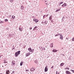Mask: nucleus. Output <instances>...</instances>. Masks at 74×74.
I'll list each match as a JSON object with an SVG mask.
<instances>
[{
  "label": "nucleus",
  "instance_id": "43",
  "mask_svg": "<svg viewBox=\"0 0 74 74\" xmlns=\"http://www.w3.org/2000/svg\"><path fill=\"white\" fill-rule=\"evenodd\" d=\"M29 71V70H26V71Z\"/></svg>",
  "mask_w": 74,
  "mask_h": 74
},
{
  "label": "nucleus",
  "instance_id": "21",
  "mask_svg": "<svg viewBox=\"0 0 74 74\" xmlns=\"http://www.w3.org/2000/svg\"><path fill=\"white\" fill-rule=\"evenodd\" d=\"M9 37H12V34H9Z\"/></svg>",
  "mask_w": 74,
  "mask_h": 74
},
{
  "label": "nucleus",
  "instance_id": "56",
  "mask_svg": "<svg viewBox=\"0 0 74 74\" xmlns=\"http://www.w3.org/2000/svg\"><path fill=\"white\" fill-rule=\"evenodd\" d=\"M45 50V49L44 48V50Z\"/></svg>",
  "mask_w": 74,
  "mask_h": 74
},
{
  "label": "nucleus",
  "instance_id": "15",
  "mask_svg": "<svg viewBox=\"0 0 74 74\" xmlns=\"http://www.w3.org/2000/svg\"><path fill=\"white\" fill-rule=\"evenodd\" d=\"M52 15H51L49 17V19L50 21H51V20H52Z\"/></svg>",
  "mask_w": 74,
  "mask_h": 74
},
{
  "label": "nucleus",
  "instance_id": "31",
  "mask_svg": "<svg viewBox=\"0 0 74 74\" xmlns=\"http://www.w3.org/2000/svg\"><path fill=\"white\" fill-rule=\"evenodd\" d=\"M15 73V72H14V71H12V72L11 73V74H14Z\"/></svg>",
  "mask_w": 74,
  "mask_h": 74
},
{
  "label": "nucleus",
  "instance_id": "34",
  "mask_svg": "<svg viewBox=\"0 0 74 74\" xmlns=\"http://www.w3.org/2000/svg\"><path fill=\"white\" fill-rule=\"evenodd\" d=\"M30 52H33V51L32 50V49H31V50L29 51V53H30Z\"/></svg>",
  "mask_w": 74,
  "mask_h": 74
},
{
  "label": "nucleus",
  "instance_id": "52",
  "mask_svg": "<svg viewBox=\"0 0 74 74\" xmlns=\"http://www.w3.org/2000/svg\"><path fill=\"white\" fill-rule=\"evenodd\" d=\"M1 55H0V58H1Z\"/></svg>",
  "mask_w": 74,
  "mask_h": 74
},
{
  "label": "nucleus",
  "instance_id": "26",
  "mask_svg": "<svg viewBox=\"0 0 74 74\" xmlns=\"http://www.w3.org/2000/svg\"><path fill=\"white\" fill-rule=\"evenodd\" d=\"M56 74H60V73H59V72H58V71H56Z\"/></svg>",
  "mask_w": 74,
  "mask_h": 74
},
{
  "label": "nucleus",
  "instance_id": "24",
  "mask_svg": "<svg viewBox=\"0 0 74 74\" xmlns=\"http://www.w3.org/2000/svg\"><path fill=\"white\" fill-rule=\"evenodd\" d=\"M46 17V15H44L43 16V19H45Z\"/></svg>",
  "mask_w": 74,
  "mask_h": 74
},
{
  "label": "nucleus",
  "instance_id": "2",
  "mask_svg": "<svg viewBox=\"0 0 74 74\" xmlns=\"http://www.w3.org/2000/svg\"><path fill=\"white\" fill-rule=\"evenodd\" d=\"M18 30L20 32H22L23 30V27H22V26L20 25L19 27Z\"/></svg>",
  "mask_w": 74,
  "mask_h": 74
},
{
  "label": "nucleus",
  "instance_id": "11",
  "mask_svg": "<svg viewBox=\"0 0 74 74\" xmlns=\"http://www.w3.org/2000/svg\"><path fill=\"white\" fill-rule=\"evenodd\" d=\"M53 43H52L50 45V47H51V48H53Z\"/></svg>",
  "mask_w": 74,
  "mask_h": 74
},
{
  "label": "nucleus",
  "instance_id": "14",
  "mask_svg": "<svg viewBox=\"0 0 74 74\" xmlns=\"http://www.w3.org/2000/svg\"><path fill=\"white\" fill-rule=\"evenodd\" d=\"M62 7H66V6H67V4L66 3H64L62 5Z\"/></svg>",
  "mask_w": 74,
  "mask_h": 74
},
{
  "label": "nucleus",
  "instance_id": "36",
  "mask_svg": "<svg viewBox=\"0 0 74 74\" xmlns=\"http://www.w3.org/2000/svg\"><path fill=\"white\" fill-rule=\"evenodd\" d=\"M63 19H65L64 18V17H63V18H62V22H63Z\"/></svg>",
  "mask_w": 74,
  "mask_h": 74
},
{
  "label": "nucleus",
  "instance_id": "16",
  "mask_svg": "<svg viewBox=\"0 0 74 74\" xmlns=\"http://www.w3.org/2000/svg\"><path fill=\"white\" fill-rule=\"evenodd\" d=\"M30 55V53H27L26 54V56H29Z\"/></svg>",
  "mask_w": 74,
  "mask_h": 74
},
{
  "label": "nucleus",
  "instance_id": "51",
  "mask_svg": "<svg viewBox=\"0 0 74 74\" xmlns=\"http://www.w3.org/2000/svg\"><path fill=\"white\" fill-rule=\"evenodd\" d=\"M34 49H32V51H34Z\"/></svg>",
  "mask_w": 74,
  "mask_h": 74
},
{
  "label": "nucleus",
  "instance_id": "41",
  "mask_svg": "<svg viewBox=\"0 0 74 74\" xmlns=\"http://www.w3.org/2000/svg\"><path fill=\"white\" fill-rule=\"evenodd\" d=\"M29 29L30 30H32V27H31L29 28Z\"/></svg>",
  "mask_w": 74,
  "mask_h": 74
},
{
  "label": "nucleus",
  "instance_id": "38",
  "mask_svg": "<svg viewBox=\"0 0 74 74\" xmlns=\"http://www.w3.org/2000/svg\"><path fill=\"white\" fill-rule=\"evenodd\" d=\"M71 70L73 72V73H74V70H72L71 69Z\"/></svg>",
  "mask_w": 74,
  "mask_h": 74
},
{
  "label": "nucleus",
  "instance_id": "10",
  "mask_svg": "<svg viewBox=\"0 0 74 74\" xmlns=\"http://www.w3.org/2000/svg\"><path fill=\"white\" fill-rule=\"evenodd\" d=\"M60 10H61V8H58V10H56V12H58V11H60Z\"/></svg>",
  "mask_w": 74,
  "mask_h": 74
},
{
  "label": "nucleus",
  "instance_id": "17",
  "mask_svg": "<svg viewBox=\"0 0 74 74\" xmlns=\"http://www.w3.org/2000/svg\"><path fill=\"white\" fill-rule=\"evenodd\" d=\"M34 63L36 64H37L38 63V60H36L34 61Z\"/></svg>",
  "mask_w": 74,
  "mask_h": 74
},
{
  "label": "nucleus",
  "instance_id": "9",
  "mask_svg": "<svg viewBox=\"0 0 74 74\" xmlns=\"http://www.w3.org/2000/svg\"><path fill=\"white\" fill-rule=\"evenodd\" d=\"M37 26H36L34 28V29H33V31H34V30H37Z\"/></svg>",
  "mask_w": 74,
  "mask_h": 74
},
{
  "label": "nucleus",
  "instance_id": "50",
  "mask_svg": "<svg viewBox=\"0 0 74 74\" xmlns=\"http://www.w3.org/2000/svg\"><path fill=\"white\" fill-rule=\"evenodd\" d=\"M42 23H43V24H44V22H42Z\"/></svg>",
  "mask_w": 74,
  "mask_h": 74
},
{
  "label": "nucleus",
  "instance_id": "39",
  "mask_svg": "<svg viewBox=\"0 0 74 74\" xmlns=\"http://www.w3.org/2000/svg\"><path fill=\"white\" fill-rule=\"evenodd\" d=\"M43 48V47H40V49H41L42 50V49L43 50V49H42Z\"/></svg>",
  "mask_w": 74,
  "mask_h": 74
},
{
  "label": "nucleus",
  "instance_id": "32",
  "mask_svg": "<svg viewBox=\"0 0 74 74\" xmlns=\"http://www.w3.org/2000/svg\"><path fill=\"white\" fill-rule=\"evenodd\" d=\"M63 2H60V4H63Z\"/></svg>",
  "mask_w": 74,
  "mask_h": 74
},
{
  "label": "nucleus",
  "instance_id": "42",
  "mask_svg": "<svg viewBox=\"0 0 74 74\" xmlns=\"http://www.w3.org/2000/svg\"><path fill=\"white\" fill-rule=\"evenodd\" d=\"M50 21L52 23H53V21L52 20H51Z\"/></svg>",
  "mask_w": 74,
  "mask_h": 74
},
{
  "label": "nucleus",
  "instance_id": "35",
  "mask_svg": "<svg viewBox=\"0 0 74 74\" xmlns=\"http://www.w3.org/2000/svg\"><path fill=\"white\" fill-rule=\"evenodd\" d=\"M8 62L7 61H5L4 62V63H8Z\"/></svg>",
  "mask_w": 74,
  "mask_h": 74
},
{
  "label": "nucleus",
  "instance_id": "18",
  "mask_svg": "<svg viewBox=\"0 0 74 74\" xmlns=\"http://www.w3.org/2000/svg\"><path fill=\"white\" fill-rule=\"evenodd\" d=\"M48 23V21H44V23L45 24V25H47Z\"/></svg>",
  "mask_w": 74,
  "mask_h": 74
},
{
  "label": "nucleus",
  "instance_id": "7",
  "mask_svg": "<svg viewBox=\"0 0 74 74\" xmlns=\"http://www.w3.org/2000/svg\"><path fill=\"white\" fill-rule=\"evenodd\" d=\"M48 67H47V66H46L45 69V72H47L48 71Z\"/></svg>",
  "mask_w": 74,
  "mask_h": 74
},
{
  "label": "nucleus",
  "instance_id": "12",
  "mask_svg": "<svg viewBox=\"0 0 74 74\" xmlns=\"http://www.w3.org/2000/svg\"><path fill=\"white\" fill-rule=\"evenodd\" d=\"M57 51H58V50L56 49H53L52 50L53 52H56Z\"/></svg>",
  "mask_w": 74,
  "mask_h": 74
},
{
  "label": "nucleus",
  "instance_id": "8",
  "mask_svg": "<svg viewBox=\"0 0 74 74\" xmlns=\"http://www.w3.org/2000/svg\"><path fill=\"white\" fill-rule=\"evenodd\" d=\"M10 70H6V74H10Z\"/></svg>",
  "mask_w": 74,
  "mask_h": 74
},
{
  "label": "nucleus",
  "instance_id": "47",
  "mask_svg": "<svg viewBox=\"0 0 74 74\" xmlns=\"http://www.w3.org/2000/svg\"><path fill=\"white\" fill-rule=\"evenodd\" d=\"M9 16H10V18H11V15H10Z\"/></svg>",
  "mask_w": 74,
  "mask_h": 74
},
{
  "label": "nucleus",
  "instance_id": "20",
  "mask_svg": "<svg viewBox=\"0 0 74 74\" xmlns=\"http://www.w3.org/2000/svg\"><path fill=\"white\" fill-rule=\"evenodd\" d=\"M64 63H62L60 64V66H61V67H62V66H63V65H64Z\"/></svg>",
  "mask_w": 74,
  "mask_h": 74
},
{
  "label": "nucleus",
  "instance_id": "5",
  "mask_svg": "<svg viewBox=\"0 0 74 74\" xmlns=\"http://www.w3.org/2000/svg\"><path fill=\"white\" fill-rule=\"evenodd\" d=\"M33 21L34 22H35L36 23H37V22H38V19H35V18L34 19H33Z\"/></svg>",
  "mask_w": 74,
  "mask_h": 74
},
{
  "label": "nucleus",
  "instance_id": "29",
  "mask_svg": "<svg viewBox=\"0 0 74 74\" xmlns=\"http://www.w3.org/2000/svg\"><path fill=\"white\" fill-rule=\"evenodd\" d=\"M12 18H13V19H14V18H15V16H12Z\"/></svg>",
  "mask_w": 74,
  "mask_h": 74
},
{
  "label": "nucleus",
  "instance_id": "30",
  "mask_svg": "<svg viewBox=\"0 0 74 74\" xmlns=\"http://www.w3.org/2000/svg\"><path fill=\"white\" fill-rule=\"evenodd\" d=\"M14 1L13 0H10V2H11V3H12Z\"/></svg>",
  "mask_w": 74,
  "mask_h": 74
},
{
  "label": "nucleus",
  "instance_id": "44",
  "mask_svg": "<svg viewBox=\"0 0 74 74\" xmlns=\"http://www.w3.org/2000/svg\"><path fill=\"white\" fill-rule=\"evenodd\" d=\"M48 16V14H47L46 15V17H47V16Z\"/></svg>",
  "mask_w": 74,
  "mask_h": 74
},
{
  "label": "nucleus",
  "instance_id": "27",
  "mask_svg": "<svg viewBox=\"0 0 74 74\" xmlns=\"http://www.w3.org/2000/svg\"><path fill=\"white\" fill-rule=\"evenodd\" d=\"M5 22H8V20L7 19H6L5 20Z\"/></svg>",
  "mask_w": 74,
  "mask_h": 74
},
{
  "label": "nucleus",
  "instance_id": "3",
  "mask_svg": "<svg viewBox=\"0 0 74 74\" xmlns=\"http://www.w3.org/2000/svg\"><path fill=\"white\" fill-rule=\"evenodd\" d=\"M60 39L61 40H63V35L62 34H60Z\"/></svg>",
  "mask_w": 74,
  "mask_h": 74
},
{
  "label": "nucleus",
  "instance_id": "58",
  "mask_svg": "<svg viewBox=\"0 0 74 74\" xmlns=\"http://www.w3.org/2000/svg\"><path fill=\"white\" fill-rule=\"evenodd\" d=\"M12 19V20H13V19Z\"/></svg>",
  "mask_w": 74,
  "mask_h": 74
},
{
  "label": "nucleus",
  "instance_id": "55",
  "mask_svg": "<svg viewBox=\"0 0 74 74\" xmlns=\"http://www.w3.org/2000/svg\"><path fill=\"white\" fill-rule=\"evenodd\" d=\"M0 74H3L2 73H0Z\"/></svg>",
  "mask_w": 74,
  "mask_h": 74
},
{
  "label": "nucleus",
  "instance_id": "13",
  "mask_svg": "<svg viewBox=\"0 0 74 74\" xmlns=\"http://www.w3.org/2000/svg\"><path fill=\"white\" fill-rule=\"evenodd\" d=\"M66 74H71V73L70 72H69V71H66Z\"/></svg>",
  "mask_w": 74,
  "mask_h": 74
},
{
  "label": "nucleus",
  "instance_id": "37",
  "mask_svg": "<svg viewBox=\"0 0 74 74\" xmlns=\"http://www.w3.org/2000/svg\"><path fill=\"white\" fill-rule=\"evenodd\" d=\"M72 41H74V38H73L72 39Z\"/></svg>",
  "mask_w": 74,
  "mask_h": 74
},
{
  "label": "nucleus",
  "instance_id": "19",
  "mask_svg": "<svg viewBox=\"0 0 74 74\" xmlns=\"http://www.w3.org/2000/svg\"><path fill=\"white\" fill-rule=\"evenodd\" d=\"M61 34L58 33L57 34L55 35V37H56V36H59V35H60Z\"/></svg>",
  "mask_w": 74,
  "mask_h": 74
},
{
  "label": "nucleus",
  "instance_id": "45",
  "mask_svg": "<svg viewBox=\"0 0 74 74\" xmlns=\"http://www.w3.org/2000/svg\"><path fill=\"white\" fill-rule=\"evenodd\" d=\"M25 47H26V46H25L23 47L24 48H25Z\"/></svg>",
  "mask_w": 74,
  "mask_h": 74
},
{
  "label": "nucleus",
  "instance_id": "49",
  "mask_svg": "<svg viewBox=\"0 0 74 74\" xmlns=\"http://www.w3.org/2000/svg\"><path fill=\"white\" fill-rule=\"evenodd\" d=\"M45 2H47V0H45Z\"/></svg>",
  "mask_w": 74,
  "mask_h": 74
},
{
  "label": "nucleus",
  "instance_id": "28",
  "mask_svg": "<svg viewBox=\"0 0 74 74\" xmlns=\"http://www.w3.org/2000/svg\"><path fill=\"white\" fill-rule=\"evenodd\" d=\"M67 69V70H69V69H70V68H65V69Z\"/></svg>",
  "mask_w": 74,
  "mask_h": 74
},
{
  "label": "nucleus",
  "instance_id": "4",
  "mask_svg": "<svg viewBox=\"0 0 74 74\" xmlns=\"http://www.w3.org/2000/svg\"><path fill=\"white\" fill-rule=\"evenodd\" d=\"M30 71H34L35 70V68L34 67H32L30 69Z\"/></svg>",
  "mask_w": 74,
  "mask_h": 74
},
{
  "label": "nucleus",
  "instance_id": "57",
  "mask_svg": "<svg viewBox=\"0 0 74 74\" xmlns=\"http://www.w3.org/2000/svg\"><path fill=\"white\" fill-rule=\"evenodd\" d=\"M2 67H3V66H2Z\"/></svg>",
  "mask_w": 74,
  "mask_h": 74
},
{
  "label": "nucleus",
  "instance_id": "40",
  "mask_svg": "<svg viewBox=\"0 0 74 74\" xmlns=\"http://www.w3.org/2000/svg\"><path fill=\"white\" fill-rule=\"evenodd\" d=\"M48 3H45V4H46V5H47V6H48Z\"/></svg>",
  "mask_w": 74,
  "mask_h": 74
},
{
  "label": "nucleus",
  "instance_id": "48",
  "mask_svg": "<svg viewBox=\"0 0 74 74\" xmlns=\"http://www.w3.org/2000/svg\"><path fill=\"white\" fill-rule=\"evenodd\" d=\"M53 66L51 67V69H52V68H53Z\"/></svg>",
  "mask_w": 74,
  "mask_h": 74
},
{
  "label": "nucleus",
  "instance_id": "6",
  "mask_svg": "<svg viewBox=\"0 0 74 74\" xmlns=\"http://www.w3.org/2000/svg\"><path fill=\"white\" fill-rule=\"evenodd\" d=\"M15 61H12V64H13V66H15Z\"/></svg>",
  "mask_w": 74,
  "mask_h": 74
},
{
  "label": "nucleus",
  "instance_id": "23",
  "mask_svg": "<svg viewBox=\"0 0 74 74\" xmlns=\"http://www.w3.org/2000/svg\"><path fill=\"white\" fill-rule=\"evenodd\" d=\"M23 8H24V6H21V10H23Z\"/></svg>",
  "mask_w": 74,
  "mask_h": 74
},
{
  "label": "nucleus",
  "instance_id": "33",
  "mask_svg": "<svg viewBox=\"0 0 74 74\" xmlns=\"http://www.w3.org/2000/svg\"><path fill=\"white\" fill-rule=\"evenodd\" d=\"M4 23V22H3L2 21H0V23Z\"/></svg>",
  "mask_w": 74,
  "mask_h": 74
},
{
  "label": "nucleus",
  "instance_id": "22",
  "mask_svg": "<svg viewBox=\"0 0 74 74\" xmlns=\"http://www.w3.org/2000/svg\"><path fill=\"white\" fill-rule=\"evenodd\" d=\"M28 49V51H30L32 50V48H31V47H30Z\"/></svg>",
  "mask_w": 74,
  "mask_h": 74
},
{
  "label": "nucleus",
  "instance_id": "46",
  "mask_svg": "<svg viewBox=\"0 0 74 74\" xmlns=\"http://www.w3.org/2000/svg\"><path fill=\"white\" fill-rule=\"evenodd\" d=\"M15 47H13V48L12 49V50L13 49H15Z\"/></svg>",
  "mask_w": 74,
  "mask_h": 74
},
{
  "label": "nucleus",
  "instance_id": "1",
  "mask_svg": "<svg viewBox=\"0 0 74 74\" xmlns=\"http://www.w3.org/2000/svg\"><path fill=\"white\" fill-rule=\"evenodd\" d=\"M21 52V51H18L16 52L15 54V56H16L17 57V56H18L20 54V53Z\"/></svg>",
  "mask_w": 74,
  "mask_h": 74
},
{
  "label": "nucleus",
  "instance_id": "25",
  "mask_svg": "<svg viewBox=\"0 0 74 74\" xmlns=\"http://www.w3.org/2000/svg\"><path fill=\"white\" fill-rule=\"evenodd\" d=\"M23 62H21V63H20V66H22V64H23Z\"/></svg>",
  "mask_w": 74,
  "mask_h": 74
},
{
  "label": "nucleus",
  "instance_id": "54",
  "mask_svg": "<svg viewBox=\"0 0 74 74\" xmlns=\"http://www.w3.org/2000/svg\"><path fill=\"white\" fill-rule=\"evenodd\" d=\"M32 18H34V16H32Z\"/></svg>",
  "mask_w": 74,
  "mask_h": 74
},
{
  "label": "nucleus",
  "instance_id": "53",
  "mask_svg": "<svg viewBox=\"0 0 74 74\" xmlns=\"http://www.w3.org/2000/svg\"><path fill=\"white\" fill-rule=\"evenodd\" d=\"M14 46H13L12 47V48H14Z\"/></svg>",
  "mask_w": 74,
  "mask_h": 74
}]
</instances>
